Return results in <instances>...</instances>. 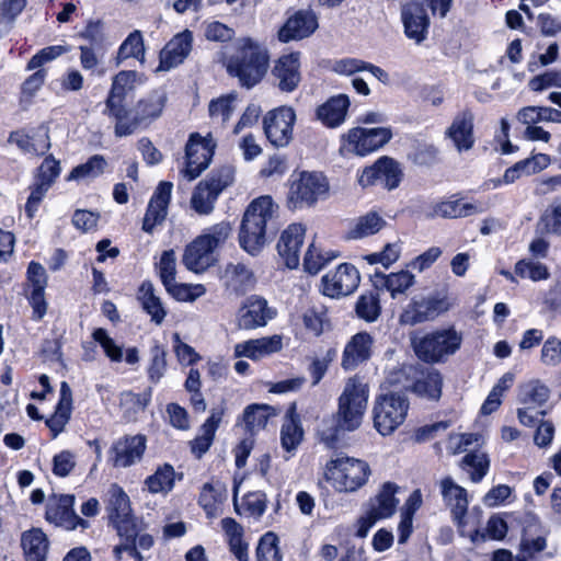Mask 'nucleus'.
I'll return each mask as SVG.
<instances>
[{"label":"nucleus","mask_w":561,"mask_h":561,"mask_svg":"<svg viewBox=\"0 0 561 561\" xmlns=\"http://www.w3.org/2000/svg\"><path fill=\"white\" fill-rule=\"evenodd\" d=\"M238 494V485H234L233 489V504L237 513L242 514L245 513L250 516L260 517L264 514L266 510V496L262 492H251L248 493L243 500L242 504L239 505L237 501Z\"/></svg>","instance_id":"nucleus-49"},{"label":"nucleus","mask_w":561,"mask_h":561,"mask_svg":"<svg viewBox=\"0 0 561 561\" xmlns=\"http://www.w3.org/2000/svg\"><path fill=\"white\" fill-rule=\"evenodd\" d=\"M137 298L144 310L150 316L151 321L161 324L167 316L161 299L156 295L154 287L151 282L145 280L138 289Z\"/></svg>","instance_id":"nucleus-42"},{"label":"nucleus","mask_w":561,"mask_h":561,"mask_svg":"<svg viewBox=\"0 0 561 561\" xmlns=\"http://www.w3.org/2000/svg\"><path fill=\"white\" fill-rule=\"evenodd\" d=\"M146 450V437L137 434L117 439L111 448L114 467L127 468L142 458Z\"/></svg>","instance_id":"nucleus-22"},{"label":"nucleus","mask_w":561,"mask_h":561,"mask_svg":"<svg viewBox=\"0 0 561 561\" xmlns=\"http://www.w3.org/2000/svg\"><path fill=\"white\" fill-rule=\"evenodd\" d=\"M220 280L224 287L237 295L244 294L255 283L253 272L241 262H231L225 265Z\"/></svg>","instance_id":"nucleus-30"},{"label":"nucleus","mask_w":561,"mask_h":561,"mask_svg":"<svg viewBox=\"0 0 561 561\" xmlns=\"http://www.w3.org/2000/svg\"><path fill=\"white\" fill-rule=\"evenodd\" d=\"M290 322L294 325H298L301 322L304 328L314 336H320L330 327L328 309L321 304H313L301 308L298 312L290 316Z\"/></svg>","instance_id":"nucleus-32"},{"label":"nucleus","mask_w":561,"mask_h":561,"mask_svg":"<svg viewBox=\"0 0 561 561\" xmlns=\"http://www.w3.org/2000/svg\"><path fill=\"white\" fill-rule=\"evenodd\" d=\"M216 142L211 135L203 137L197 133L190 136L185 147V167L181 174L187 180L193 181L198 178L211 162Z\"/></svg>","instance_id":"nucleus-13"},{"label":"nucleus","mask_w":561,"mask_h":561,"mask_svg":"<svg viewBox=\"0 0 561 561\" xmlns=\"http://www.w3.org/2000/svg\"><path fill=\"white\" fill-rule=\"evenodd\" d=\"M550 163V156L546 153L533 154L507 168L502 176V182H505V185L513 184L524 176H531L540 173L546 170Z\"/></svg>","instance_id":"nucleus-34"},{"label":"nucleus","mask_w":561,"mask_h":561,"mask_svg":"<svg viewBox=\"0 0 561 561\" xmlns=\"http://www.w3.org/2000/svg\"><path fill=\"white\" fill-rule=\"evenodd\" d=\"M454 302L447 293H435L420 299H412L400 314L399 322L403 325L432 321L447 312Z\"/></svg>","instance_id":"nucleus-12"},{"label":"nucleus","mask_w":561,"mask_h":561,"mask_svg":"<svg viewBox=\"0 0 561 561\" xmlns=\"http://www.w3.org/2000/svg\"><path fill=\"white\" fill-rule=\"evenodd\" d=\"M238 95L230 93L213 100L209 104V115L220 123L227 122L237 107Z\"/></svg>","instance_id":"nucleus-61"},{"label":"nucleus","mask_w":561,"mask_h":561,"mask_svg":"<svg viewBox=\"0 0 561 561\" xmlns=\"http://www.w3.org/2000/svg\"><path fill=\"white\" fill-rule=\"evenodd\" d=\"M380 310L378 294L370 291L358 297L356 313L360 319L367 322H374L378 319Z\"/></svg>","instance_id":"nucleus-59"},{"label":"nucleus","mask_w":561,"mask_h":561,"mask_svg":"<svg viewBox=\"0 0 561 561\" xmlns=\"http://www.w3.org/2000/svg\"><path fill=\"white\" fill-rule=\"evenodd\" d=\"M25 7L26 0H2L0 3V37L10 31Z\"/></svg>","instance_id":"nucleus-56"},{"label":"nucleus","mask_w":561,"mask_h":561,"mask_svg":"<svg viewBox=\"0 0 561 561\" xmlns=\"http://www.w3.org/2000/svg\"><path fill=\"white\" fill-rule=\"evenodd\" d=\"M231 231L232 227L228 221L207 228L186 245L182 257L184 266L196 274L207 271L216 263L215 250L227 241Z\"/></svg>","instance_id":"nucleus-4"},{"label":"nucleus","mask_w":561,"mask_h":561,"mask_svg":"<svg viewBox=\"0 0 561 561\" xmlns=\"http://www.w3.org/2000/svg\"><path fill=\"white\" fill-rule=\"evenodd\" d=\"M490 460L484 453L468 454L462 459V468L468 472L472 482H480L488 473Z\"/></svg>","instance_id":"nucleus-54"},{"label":"nucleus","mask_w":561,"mask_h":561,"mask_svg":"<svg viewBox=\"0 0 561 561\" xmlns=\"http://www.w3.org/2000/svg\"><path fill=\"white\" fill-rule=\"evenodd\" d=\"M473 122V113L470 110H463L454 117L445 131L446 137L453 141L459 152L468 151L474 145Z\"/></svg>","instance_id":"nucleus-29"},{"label":"nucleus","mask_w":561,"mask_h":561,"mask_svg":"<svg viewBox=\"0 0 561 561\" xmlns=\"http://www.w3.org/2000/svg\"><path fill=\"white\" fill-rule=\"evenodd\" d=\"M138 77V72L134 70H124L118 72L113 78L105 106L116 108V105H124L123 102L125 96L135 88Z\"/></svg>","instance_id":"nucleus-41"},{"label":"nucleus","mask_w":561,"mask_h":561,"mask_svg":"<svg viewBox=\"0 0 561 561\" xmlns=\"http://www.w3.org/2000/svg\"><path fill=\"white\" fill-rule=\"evenodd\" d=\"M484 210V204L481 202H470L459 195H453L448 199L435 204L432 216L461 218L481 214Z\"/></svg>","instance_id":"nucleus-31"},{"label":"nucleus","mask_w":561,"mask_h":561,"mask_svg":"<svg viewBox=\"0 0 561 561\" xmlns=\"http://www.w3.org/2000/svg\"><path fill=\"white\" fill-rule=\"evenodd\" d=\"M462 334L454 328L440 329L413 339L416 356L425 363H442L461 346Z\"/></svg>","instance_id":"nucleus-8"},{"label":"nucleus","mask_w":561,"mask_h":561,"mask_svg":"<svg viewBox=\"0 0 561 561\" xmlns=\"http://www.w3.org/2000/svg\"><path fill=\"white\" fill-rule=\"evenodd\" d=\"M193 46V34L184 30L175 34L160 51L157 71H169L181 65L190 55Z\"/></svg>","instance_id":"nucleus-21"},{"label":"nucleus","mask_w":561,"mask_h":561,"mask_svg":"<svg viewBox=\"0 0 561 561\" xmlns=\"http://www.w3.org/2000/svg\"><path fill=\"white\" fill-rule=\"evenodd\" d=\"M371 474L367 461L344 454L332 457L324 467L325 481L340 493H353L363 488Z\"/></svg>","instance_id":"nucleus-6"},{"label":"nucleus","mask_w":561,"mask_h":561,"mask_svg":"<svg viewBox=\"0 0 561 561\" xmlns=\"http://www.w3.org/2000/svg\"><path fill=\"white\" fill-rule=\"evenodd\" d=\"M92 339L99 344L104 355L112 363H121L124 357V351L122 345L117 344L116 341L108 334L103 328H98L92 332Z\"/></svg>","instance_id":"nucleus-55"},{"label":"nucleus","mask_w":561,"mask_h":561,"mask_svg":"<svg viewBox=\"0 0 561 561\" xmlns=\"http://www.w3.org/2000/svg\"><path fill=\"white\" fill-rule=\"evenodd\" d=\"M274 309L267 301L259 296H250L238 311L237 322L240 329L252 330L266 325L275 317Z\"/></svg>","instance_id":"nucleus-19"},{"label":"nucleus","mask_w":561,"mask_h":561,"mask_svg":"<svg viewBox=\"0 0 561 561\" xmlns=\"http://www.w3.org/2000/svg\"><path fill=\"white\" fill-rule=\"evenodd\" d=\"M226 499L225 486L217 483H205L199 494V504L208 517H215L218 514L219 505Z\"/></svg>","instance_id":"nucleus-44"},{"label":"nucleus","mask_w":561,"mask_h":561,"mask_svg":"<svg viewBox=\"0 0 561 561\" xmlns=\"http://www.w3.org/2000/svg\"><path fill=\"white\" fill-rule=\"evenodd\" d=\"M26 561H46L48 539L39 528H32L21 536Z\"/></svg>","instance_id":"nucleus-40"},{"label":"nucleus","mask_w":561,"mask_h":561,"mask_svg":"<svg viewBox=\"0 0 561 561\" xmlns=\"http://www.w3.org/2000/svg\"><path fill=\"white\" fill-rule=\"evenodd\" d=\"M9 141L15 144L23 152L27 154H44L50 148L48 130L41 126L32 134L22 131L12 133Z\"/></svg>","instance_id":"nucleus-37"},{"label":"nucleus","mask_w":561,"mask_h":561,"mask_svg":"<svg viewBox=\"0 0 561 561\" xmlns=\"http://www.w3.org/2000/svg\"><path fill=\"white\" fill-rule=\"evenodd\" d=\"M397 491L398 486L391 482H387L381 486L370 508L359 519L358 536L365 537L377 520L388 518L394 514L399 503L396 499Z\"/></svg>","instance_id":"nucleus-15"},{"label":"nucleus","mask_w":561,"mask_h":561,"mask_svg":"<svg viewBox=\"0 0 561 561\" xmlns=\"http://www.w3.org/2000/svg\"><path fill=\"white\" fill-rule=\"evenodd\" d=\"M173 184L161 182L151 196L142 221V230L151 233L158 225H161L168 214Z\"/></svg>","instance_id":"nucleus-24"},{"label":"nucleus","mask_w":561,"mask_h":561,"mask_svg":"<svg viewBox=\"0 0 561 561\" xmlns=\"http://www.w3.org/2000/svg\"><path fill=\"white\" fill-rule=\"evenodd\" d=\"M330 182L321 171H295L288 180L286 205L290 210L311 208L325 199Z\"/></svg>","instance_id":"nucleus-5"},{"label":"nucleus","mask_w":561,"mask_h":561,"mask_svg":"<svg viewBox=\"0 0 561 561\" xmlns=\"http://www.w3.org/2000/svg\"><path fill=\"white\" fill-rule=\"evenodd\" d=\"M306 228L300 224L289 225L280 234L277 242L278 254L289 268L299 265V252L304 243Z\"/></svg>","instance_id":"nucleus-27"},{"label":"nucleus","mask_w":561,"mask_h":561,"mask_svg":"<svg viewBox=\"0 0 561 561\" xmlns=\"http://www.w3.org/2000/svg\"><path fill=\"white\" fill-rule=\"evenodd\" d=\"M275 415V409L267 404H251L243 412L245 428L250 433H255L264 428L268 420Z\"/></svg>","instance_id":"nucleus-46"},{"label":"nucleus","mask_w":561,"mask_h":561,"mask_svg":"<svg viewBox=\"0 0 561 561\" xmlns=\"http://www.w3.org/2000/svg\"><path fill=\"white\" fill-rule=\"evenodd\" d=\"M439 488L444 503L450 510L453 520L458 527H463L469 505L467 490L457 484L450 477L442 479Z\"/></svg>","instance_id":"nucleus-23"},{"label":"nucleus","mask_w":561,"mask_h":561,"mask_svg":"<svg viewBox=\"0 0 561 561\" xmlns=\"http://www.w3.org/2000/svg\"><path fill=\"white\" fill-rule=\"evenodd\" d=\"M317 27L318 21L311 11H297L279 30L278 39L283 43L299 41L310 36Z\"/></svg>","instance_id":"nucleus-28"},{"label":"nucleus","mask_w":561,"mask_h":561,"mask_svg":"<svg viewBox=\"0 0 561 561\" xmlns=\"http://www.w3.org/2000/svg\"><path fill=\"white\" fill-rule=\"evenodd\" d=\"M150 363L147 368L148 378L150 381L157 383L164 376L167 370V352L164 347L156 343L150 348Z\"/></svg>","instance_id":"nucleus-62"},{"label":"nucleus","mask_w":561,"mask_h":561,"mask_svg":"<svg viewBox=\"0 0 561 561\" xmlns=\"http://www.w3.org/2000/svg\"><path fill=\"white\" fill-rule=\"evenodd\" d=\"M174 469L170 465L159 467L156 472L149 476L145 483L150 493H168L174 485Z\"/></svg>","instance_id":"nucleus-51"},{"label":"nucleus","mask_w":561,"mask_h":561,"mask_svg":"<svg viewBox=\"0 0 561 561\" xmlns=\"http://www.w3.org/2000/svg\"><path fill=\"white\" fill-rule=\"evenodd\" d=\"M296 113L290 106H279L266 113L263 128L268 141L277 148L289 145L293 139Z\"/></svg>","instance_id":"nucleus-14"},{"label":"nucleus","mask_w":561,"mask_h":561,"mask_svg":"<svg viewBox=\"0 0 561 561\" xmlns=\"http://www.w3.org/2000/svg\"><path fill=\"white\" fill-rule=\"evenodd\" d=\"M282 347L283 343L279 335L264 336L236 344L234 356L259 360L279 352Z\"/></svg>","instance_id":"nucleus-33"},{"label":"nucleus","mask_w":561,"mask_h":561,"mask_svg":"<svg viewBox=\"0 0 561 561\" xmlns=\"http://www.w3.org/2000/svg\"><path fill=\"white\" fill-rule=\"evenodd\" d=\"M360 280L357 268L348 263L340 264L321 279V291L330 298H340L352 294Z\"/></svg>","instance_id":"nucleus-16"},{"label":"nucleus","mask_w":561,"mask_h":561,"mask_svg":"<svg viewBox=\"0 0 561 561\" xmlns=\"http://www.w3.org/2000/svg\"><path fill=\"white\" fill-rule=\"evenodd\" d=\"M237 51L226 61L230 76L239 79L241 85L250 89L265 76L270 55L267 49L251 37L237 41Z\"/></svg>","instance_id":"nucleus-2"},{"label":"nucleus","mask_w":561,"mask_h":561,"mask_svg":"<svg viewBox=\"0 0 561 561\" xmlns=\"http://www.w3.org/2000/svg\"><path fill=\"white\" fill-rule=\"evenodd\" d=\"M401 178L400 164L392 158L381 157L360 172L358 183L363 187L381 184L388 190H393L399 185Z\"/></svg>","instance_id":"nucleus-17"},{"label":"nucleus","mask_w":561,"mask_h":561,"mask_svg":"<svg viewBox=\"0 0 561 561\" xmlns=\"http://www.w3.org/2000/svg\"><path fill=\"white\" fill-rule=\"evenodd\" d=\"M539 222L547 232L561 234V199L553 201L545 209Z\"/></svg>","instance_id":"nucleus-64"},{"label":"nucleus","mask_w":561,"mask_h":561,"mask_svg":"<svg viewBox=\"0 0 561 561\" xmlns=\"http://www.w3.org/2000/svg\"><path fill=\"white\" fill-rule=\"evenodd\" d=\"M165 290L175 300L183 302H193L206 293V288L203 284H184L176 282L167 286Z\"/></svg>","instance_id":"nucleus-58"},{"label":"nucleus","mask_w":561,"mask_h":561,"mask_svg":"<svg viewBox=\"0 0 561 561\" xmlns=\"http://www.w3.org/2000/svg\"><path fill=\"white\" fill-rule=\"evenodd\" d=\"M374 286L377 289H386L392 298L404 294L415 283L414 275L409 271L383 274L375 273L373 278Z\"/></svg>","instance_id":"nucleus-38"},{"label":"nucleus","mask_w":561,"mask_h":561,"mask_svg":"<svg viewBox=\"0 0 561 561\" xmlns=\"http://www.w3.org/2000/svg\"><path fill=\"white\" fill-rule=\"evenodd\" d=\"M131 57L141 64L145 61V44L140 31L131 32L121 44L117 51V64Z\"/></svg>","instance_id":"nucleus-50"},{"label":"nucleus","mask_w":561,"mask_h":561,"mask_svg":"<svg viewBox=\"0 0 561 561\" xmlns=\"http://www.w3.org/2000/svg\"><path fill=\"white\" fill-rule=\"evenodd\" d=\"M272 73L280 91L290 93L295 91L300 81V54L289 53L280 56L273 67Z\"/></svg>","instance_id":"nucleus-25"},{"label":"nucleus","mask_w":561,"mask_h":561,"mask_svg":"<svg viewBox=\"0 0 561 561\" xmlns=\"http://www.w3.org/2000/svg\"><path fill=\"white\" fill-rule=\"evenodd\" d=\"M277 211L271 196H260L247 207L239 231L240 247L251 255H256L266 244L268 224Z\"/></svg>","instance_id":"nucleus-3"},{"label":"nucleus","mask_w":561,"mask_h":561,"mask_svg":"<svg viewBox=\"0 0 561 561\" xmlns=\"http://www.w3.org/2000/svg\"><path fill=\"white\" fill-rule=\"evenodd\" d=\"M72 411V391L66 381L60 383L59 400L55 412L46 420V425L56 438L68 424Z\"/></svg>","instance_id":"nucleus-36"},{"label":"nucleus","mask_w":561,"mask_h":561,"mask_svg":"<svg viewBox=\"0 0 561 561\" xmlns=\"http://www.w3.org/2000/svg\"><path fill=\"white\" fill-rule=\"evenodd\" d=\"M443 378L436 369L423 373L412 386V391L427 400H438L442 396Z\"/></svg>","instance_id":"nucleus-43"},{"label":"nucleus","mask_w":561,"mask_h":561,"mask_svg":"<svg viewBox=\"0 0 561 561\" xmlns=\"http://www.w3.org/2000/svg\"><path fill=\"white\" fill-rule=\"evenodd\" d=\"M257 561H283L278 549V537L273 533H266L260 539L256 549Z\"/></svg>","instance_id":"nucleus-63"},{"label":"nucleus","mask_w":561,"mask_h":561,"mask_svg":"<svg viewBox=\"0 0 561 561\" xmlns=\"http://www.w3.org/2000/svg\"><path fill=\"white\" fill-rule=\"evenodd\" d=\"M104 114L116 121L115 134L119 137L131 135L141 122L137 113L134 115L124 105H116V108L105 106Z\"/></svg>","instance_id":"nucleus-45"},{"label":"nucleus","mask_w":561,"mask_h":561,"mask_svg":"<svg viewBox=\"0 0 561 561\" xmlns=\"http://www.w3.org/2000/svg\"><path fill=\"white\" fill-rule=\"evenodd\" d=\"M408 410L409 402L402 396H379L373 409L375 428L383 436L391 434L404 422Z\"/></svg>","instance_id":"nucleus-11"},{"label":"nucleus","mask_w":561,"mask_h":561,"mask_svg":"<svg viewBox=\"0 0 561 561\" xmlns=\"http://www.w3.org/2000/svg\"><path fill=\"white\" fill-rule=\"evenodd\" d=\"M515 274L520 278H529L533 282L546 280L549 278L550 273L548 267L533 260H519L515 264Z\"/></svg>","instance_id":"nucleus-60"},{"label":"nucleus","mask_w":561,"mask_h":561,"mask_svg":"<svg viewBox=\"0 0 561 561\" xmlns=\"http://www.w3.org/2000/svg\"><path fill=\"white\" fill-rule=\"evenodd\" d=\"M221 528L230 551L239 561H249V545L244 540L243 527L231 517L221 520Z\"/></svg>","instance_id":"nucleus-39"},{"label":"nucleus","mask_w":561,"mask_h":561,"mask_svg":"<svg viewBox=\"0 0 561 561\" xmlns=\"http://www.w3.org/2000/svg\"><path fill=\"white\" fill-rule=\"evenodd\" d=\"M549 389L537 380L529 381L520 387L519 402L524 405L539 408L547 402Z\"/></svg>","instance_id":"nucleus-52"},{"label":"nucleus","mask_w":561,"mask_h":561,"mask_svg":"<svg viewBox=\"0 0 561 561\" xmlns=\"http://www.w3.org/2000/svg\"><path fill=\"white\" fill-rule=\"evenodd\" d=\"M369 398V388L358 376L350 377L337 400L336 432H353L364 419Z\"/></svg>","instance_id":"nucleus-7"},{"label":"nucleus","mask_w":561,"mask_h":561,"mask_svg":"<svg viewBox=\"0 0 561 561\" xmlns=\"http://www.w3.org/2000/svg\"><path fill=\"white\" fill-rule=\"evenodd\" d=\"M104 504L108 522L121 539L112 550L115 561H123L125 554L134 561H147L149 557L146 552L152 549L154 539L140 527L128 494L121 485L112 483L106 491Z\"/></svg>","instance_id":"nucleus-1"},{"label":"nucleus","mask_w":561,"mask_h":561,"mask_svg":"<svg viewBox=\"0 0 561 561\" xmlns=\"http://www.w3.org/2000/svg\"><path fill=\"white\" fill-rule=\"evenodd\" d=\"M234 172L231 167L225 165L214 170L196 185L191 197V207L199 215L210 214L218 196L232 184Z\"/></svg>","instance_id":"nucleus-9"},{"label":"nucleus","mask_w":561,"mask_h":561,"mask_svg":"<svg viewBox=\"0 0 561 561\" xmlns=\"http://www.w3.org/2000/svg\"><path fill=\"white\" fill-rule=\"evenodd\" d=\"M386 221L377 213H368L357 219L354 227L348 231L352 239H362L370 234L377 233Z\"/></svg>","instance_id":"nucleus-53"},{"label":"nucleus","mask_w":561,"mask_h":561,"mask_svg":"<svg viewBox=\"0 0 561 561\" xmlns=\"http://www.w3.org/2000/svg\"><path fill=\"white\" fill-rule=\"evenodd\" d=\"M374 339L367 332H358L346 343L341 366L345 370H353L360 364L367 362L373 352Z\"/></svg>","instance_id":"nucleus-26"},{"label":"nucleus","mask_w":561,"mask_h":561,"mask_svg":"<svg viewBox=\"0 0 561 561\" xmlns=\"http://www.w3.org/2000/svg\"><path fill=\"white\" fill-rule=\"evenodd\" d=\"M73 505V495L61 494L53 496L47 503L46 519L67 530H73L77 527H89V522L76 514Z\"/></svg>","instance_id":"nucleus-18"},{"label":"nucleus","mask_w":561,"mask_h":561,"mask_svg":"<svg viewBox=\"0 0 561 561\" xmlns=\"http://www.w3.org/2000/svg\"><path fill=\"white\" fill-rule=\"evenodd\" d=\"M335 257L334 252H323L314 243H311L304 257V267L308 273L314 275Z\"/></svg>","instance_id":"nucleus-57"},{"label":"nucleus","mask_w":561,"mask_h":561,"mask_svg":"<svg viewBox=\"0 0 561 561\" xmlns=\"http://www.w3.org/2000/svg\"><path fill=\"white\" fill-rule=\"evenodd\" d=\"M517 119L525 125L539 122L561 123V111L546 106H526L519 110Z\"/></svg>","instance_id":"nucleus-47"},{"label":"nucleus","mask_w":561,"mask_h":561,"mask_svg":"<svg viewBox=\"0 0 561 561\" xmlns=\"http://www.w3.org/2000/svg\"><path fill=\"white\" fill-rule=\"evenodd\" d=\"M107 162L101 154L92 156L85 163L79 164L71 170L67 180L81 181L92 180L103 174Z\"/></svg>","instance_id":"nucleus-48"},{"label":"nucleus","mask_w":561,"mask_h":561,"mask_svg":"<svg viewBox=\"0 0 561 561\" xmlns=\"http://www.w3.org/2000/svg\"><path fill=\"white\" fill-rule=\"evenodd\" d=\"M350 104L346 94L334 95L317 108V118L328 128H337L346 121Z\"/></svg>","instance_id":"nucleus-35"},{"label":"nucleus","mask_w":561,"mask_h":561,"mask_svg":"<svg viewBox=\"0 0 561 561\" xmlns=\"http://www.w3.org/2000/svg\"><path fill=\"white\" fill-rule=\"evenodd\" d=\"M391 138L390 127H354L342 136L340 150L344 154L364 157L385 146Z\"/></svg>","instance_id":"nucleus-10"},{"label":"nucleus","mask_w":561,"mask_h":561,"mask_svg":"<svg viewBox=\"0 0 561 561\" xmlns=\"http://www.w3.org/2000/svg\"><path fill=\"white\" fill-rule=\"evenodd\" d=\"M401 21L405 36L415 44L423 43L428 34L430 18L421 2L405 3L401 9Z\"/></svg>","instance_id":"nucleus-20"}]
</instances>
